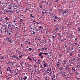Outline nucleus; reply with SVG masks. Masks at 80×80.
Instances as JSON below:
<instances>
[{
  "label": "nucleus",
  "instance_id": "1",
  "mask_svg": "<svg viewBox=\"0 0 80 80\" xmlns=\"http://www.w3.org/2000/svg\"><path fill=\"white\" fill-rule=\"evenodd\" d=\"M67 63V60H63L62 62V64L63 65H64L65 64H66V63Z\"/></svg>",
  "mask_w": 80,
  "mask_h": 80
},
{
  "label": "nucleus",
  "instance_id": "2",
  "mask_svg": "<svg viewBox=\"0 0 80 80\" xmlns=\"http://www.w3.org/2000/svg\"><path fill=\"white\" fill-rule=\"evenodd\" d=\"M68 13V11L67 10H65V11H64L62 14L63 15H64V14H67V13Z\"/></svg>",
  "mask_w": 80,
  "mask_h": 80
},
{
  "label": "nucleus",
  "instance_id": "3",
  "mask_svg": "<svg viewBox=\"0 0 80 80\" xmlns=\"http://www.w3.org/2000/svg\"><path fill=\"white\" fill-rule=\"evenodd\" d=\"M12 58H16V60H17V59H18V57L16 56L15 55H13L12 57Z\"/></svg>",
  "mask_w": 80,
  "mask_h": 80
},
{
  "label": "nucleus",
  "instance_id": "4",
  "mask_svg": "<svg viewBox=\"0 0 80 80\" xmlns=\"http://www.w3.org/2000/svg\"><path fill=\"white\" fill-rule=\"evenodd\" d=\"M3 12H9V10L8 9V8H6V9H5L3 11Z\"/></svg>",
  "mask_w": 80,
  "mask_h": 80
},
{
  "label": "nucleus",
  "instance_id": "5",
  "mask_svg": "<svg viewBox=\"0 0 80 80\" xmlns=\"http://www.w3.org/2000/svg\"><path fill=\"white\" fill-rule=\"evenodd\" d=\"M48 58H49V60H50L51 59H52V56L50 55H48Z\"/></svg>",
  "mask_w": 80,
  "mask_h": 80
},
{
  "label": "nucleus",
  "instance_id": "6",
  "mask_svg": "<svg viewBox=\"0 0 80 80\" xmlns=\"http://www.w3.org/2000/svg\"><path fill=\"white\" fill-rule=\"evenodd\" d=\"M33 28L35 30V32H38V29H37V27H35L34 26H33Z\"/></svg>",
  "mask_w": 80,
  "mask_h": 80
},
{
  "label": "nucleus",
  "instance_id": "7",
  "mask_svg": "<svg viewBox=\"0 0 80 80\" xmlns=\"http://www.w3.org/2000/svg\"><path fill=\"white\" fill-rule=\"evenodd\" d=\"M68 67L69 66L68 65H67L66 66L65 69H66V70H68Z\"/></svg>",
  "mask_w": 80,
  "mask_h": 80
},
{
  "label": "nucleus",
  "instance_id": "8",
  "mask_svg": "<svg viewBox=\"0 0 80 80\" xmlns=\"http://www.w3.org/2000/svg\"><path fill=\"white\" fill-rule=\"evenodd\" d=\"M4 27L5 28H4V30H5V31H7V26H6V25H5L4 26Z\"/></svg>",
  "mask_w": 80,
  "mask_h": 80
},
{
  "label": "nucleus",
  "instance_id": "9",
  "mask_svg": "<svg viewBox=\"0 0 80 80\" xmlns=\"http://www.w3.org/2000/svg\"><path fill=\"white\" fill-rule=\"evenodd\" d=\"M2 17H0V22H3V20L2 19Z\"/></svg>",
  "mask_w": 80,
  "mask_h": 80
},
{
  "label": "nucleus",
  "instance_id": "10",
  "mask_svg": "<svg viewBox=\"0 0 80 80\" xmlns=\"http://www.w3.org/2000/svg\"><path fill=\"white\" fill-rule=\"evenodd\" d=\"M54 18L55 19H57L58 18V16L56 15H54Z\"/></svg>",
  "mask_w": 80,
  "mask_h": 80
},
{
  "label": "nucleus",
  "instance_id": "11",
  "mask_svg": "<svg viewBox=\"0 0 80 80\" xmlns=\"http://www.w3.org/2000/svg\"><path fill=\"white\" fill-rule=\"evenodd\" d=\"M9 12L10 13H13V11H12V10H9Z\"/></svg>",
  "mask_w": 80,
  "mask_h": 80
},
{
  "label": "nucleus",
  "instance_id": "12",
  "mask_svg": "<svg viewBox=\"0 0 80 80\" xmlns=\"http://www.w3.org/2000/svg\"><path fill=\"white\" fill-rule=\"evenodd\" d=\"M43 11H44V12H45V13H47V9H43Z\"/></svg>",
  "mask_w": 80,
  "mask_h": 80
},
{
  "label": "nucleus",
  "instance_id": "13",
  "mask_svg": "<svg viewBox=\"0 0 80 80\" xmlns=\"http://www.w3.org/2000/svg\"><path fill=\"white\" fill-rule=\"evenodd\" d=\"M10 69V67H9L7 69V72H8V71H9V70Z\"/></svg>",
  "mask_w": 80,
  "mask_h": 80
},
{
  "label": "nucleus",
  "instance_id": "14",
  "mask_svg": "<svg viewBox=\"0 0 80 80\" xmlns=\"http://www.w3.org/2000/svg\"><path fill=\"white\" fill-rule=\"evenodd\" d=\"M11 41V40H10V39L8 38L7 40V42H10Z\"/></svg>",
  "mask_w": 80,
  "mask_h": 80
},
{
  "label": "nucleus",
  "instance_id": "15",
  "mask_svg": "<svg viewBox=\"0 0 80 80\" xmlns=\"http://www.w3.org/2000/svg\"><path fill=\"white\" fill-rule=\"evenodd\" d=\"M24 77H25V78H23L24 80H26L27 78V76H24Z\"/></svg>",
  "mask_w": 80,
  "mask_h": 80
},
{
  "label": "nucleus",
  "instance_id": "16",
  "mask_svg": "<svg viewBox=\"0 0 80 80\" xmlns=\"http://www.w3.org/2000/svg\"><path fill=\"white\" fill-rule=\"evenodd\" d=\"M42 54H43L42 52H40V53H39V56H42Z\"/></svg>",
  "mask_w": 80,
  "mask_h": 80
},
{
  "label": "nucleus",
  "instance_id": "17",
  "mask_svg": "<svg viewBox=\"0 0 80 80\" xmlns=\"http://www.w3.org/2000/svg\"><path fill=\"white\" fill-rule=\"evenodd\" d=\"M44 66V68H45V67H47V65L46 64H45V63H44L43 64Z\"/></svg>",
  "mask_w": 80,
  "mask_h": 80
},
{
  "label": "nucleus",
  "instance_id": "18",
  "mask_svg": "<svg viewBox=\"0 0 80 80\" xmlns=\"http://www.w3.org/2000/svg\"><path fill=\"white\" fill-rule=\"evenodd\" d=\"M3 28V27H1L0 28V31H2V29Z\"/></svg>",
  "mask_w": 80,
  "mask_h": 80
},
{
  "label": "nucleus",
  "instance_id": "19",
  "mask_svg": "<svg viewBox=\"0 0 80 80\" xmlns=\"http://www.w3.org/2000/svg\"><path fill=\"white\" fill-rule=\"evenodd\" d=\"M44 57V56H41L40 57V58H41V59H42Z\"/></svg>",
  "mask_w": 80,
  "mask_h": 80
},
{
  "label": "nucleus",
  "instance_id": "20",
  "mask_svg": "<svg viewBox=\"0 0 80 80\" xmlns=\"http://www.w3.org/2000/svg\"><path fill=\"white\" fill-rule=\"evenodd\" d=\"M5 19L6 20H9V18H6Z\"/></svg>",
  "mask_w": 80,
  "mask_h": 80
},
{
  "label": "nucleus",
  "instance_id": "21",
  "mask_svg": "<svg viewBox=\"0 0 80 80\" xmlns=\"http://www.w3.org/2000/svg\"><path fill=\"white\" fill-rule=\"evenodd\" d=\"M69 55L70 56H71V57L73 55V53H70Z\"/></svg>",
  "mask_w": 80,
  "mask_h": 80
},
{
  "label": "nucleus",
  "instance_id": "22",
  "mask_svg": "<svg viewBox=\"0 0 80 80\" xmlns=\"http://www.w3.org/2000/svg\"><path fill=\"white\" fill-rule=\"evenodd\" d=\"M55 30H59V28H56L55 29Z\"/></svg>",
  "mask_w": 80,
  "mask_h": 80
},
{
  "label": "nucleus",
  "instance_id": "23",
  "mask_svg": "<svg viewBox=\"0 0 80 80\" xmlns=\"http://www.w3.org/2000/svg\"><path fill=\"white\" fill-rule=\"evenodd\" d=\"M65 10H64L63 9H62L61 10V12H64V11H65Z\"/></svg>",
  "mask_w": 80,
  "mask_h": 80
},
{
  "label": "nucleus",
  "instance_id": "24",
  "mask_svg": "<svg viewBox=\"0 0 80 80\" xmlns=\"http://www.w3.org/2000/svg\"><path fill=\"white\" fill-rule=\"evenodd\" d=\"M37 32H34L32 33L31 34V35H35V34Z\"/></svg>",
  "mask_w": 80,
  "mask_h": 80
},
{
  "label": "nucleus",
  "instance_id": "25",
  "mask_svg": "<svg viewBox=\"0 0 80 80\" xmlns=\"http://www.w3.org/2000/svg\"><path fill=\"white\" fill-rule=\"evenodd\" d=\"M13 22L15 24V25H16V23H15L16 22H17V21L15 20H14L13 21Z\"/></svg>",
  "mask_w": 80,
  "mask_h": 80
},
{
  "label": "nucleus",
  "instance_id": "26",
  "mask_svg": "<svg viewBox=\"0 0 80 80\" xmlns=\"http://www.w3.org/2000/svg\"><path fill=\"white\" fill-rule=\"evenodd\" d=\"M76 75H79V72H76Z\"/></svg>",
  "mask_w": 80,
  "mask_h": 80
},
{
  "label": "nucleus",
  "instance_id": "27",
  "mask_svg": "<svg viewBox=\"0 0 80 80\" xmlns=\"http://www.w3.org/2000/svg\"><path fill=\"white\" fill-rule=\"evenodd\" d=\"M13 28L12 27H11V28H10V29L11 30H13Z\"/></svg>",
  "mask_w": 80,
  "mask_h": 80
},
{
  "label": "nucleus",
  "instance_id": "28",
  "mask_svg": "<svg viewBox=\"0 0 80 80\" xmlns=\"http://www.w3.org/2000/svg\"><path fill=\"white\" fill-rule=\"evenodd\" d=\"M38 50H40L41 51H42V49H40V48H39L38 49Z\"/></svg>",
  "mask_w": 80,
  "mask_h": 80
},
{
  "label": "nucleus",
  "instance_id": "29",
  "mask_svg": "<svg viewBox=\"0 0 80 80\" xmlns=\"http://www.w3.org/2000/svg\"><path fill=\"white\" fill-rule=\"evenodd\" d=\"M32 48H29L28 49L29 51H32Z\"/></svg>",
  "mask_w": 80,
  "mask_h": 80
},
{
  "label": "nucleus",
  "instance_id": "30",
  "mask_svg": "<svg viewBox=\"0 0 80 80\" xmlns=\"http://www.w3.org/2000/svg\"><path fill=\"white\" fill-rule=\"evenodd\" d=\"M29 42L28 41H24V42H25V43H28Z\"/></svg>",
  "mask_w": 80,
  "mask_h": 80
},
{
  "label": "nucleus",
  "instance_id": "31",
  "mask_svg": "<svg viewBox=\"0 0 80 80\" xmlns=\"http://www.w3.org/2000/svg\"><path fill=\"white\" fill-rule=\"evenodd\" d=\"M9 71L11 73V74H12V70L10 69H9Z\"/></svg>",
  "mask_w": 80,
  "mask_h": 80
},
{
  "label": "nucleus",
  "instance_id": "32",
  "mask_svg": "<svg viewBox=\"0 0 80 80\" xmlns=\"http://www.w3.org/2000/svg\"><path fill=\"white\" fill-rule=\"evenodd\" d=\"M62 73H63V75H65V72H62Z\"/></svg>",
  "mask_w": 80,
  "mask_h": 80
},
{
  "label": "nucleus",
  "instance_id": "33",
  "mask_svg": "<svg viewBox=\"0 0 80 80\" xmlns=\"http://www.w3.org/2000/svg\"><path fill=\"white\" fill-rule=\"evenodd\" d=\"M43 54H44V55H48V53H44Z\"/></svg>",
  "mask_w": 80,
  "mask_h": 80
},
{
  "label": "nucleus",
  "instance_id": "34",
  "mask_svg": "<svg viewBox=\"0 0 80 80\" xmlns=\"http://www.w3.org/2000/svg\"><path fill=\"white\" fill-rule=\"evenodd\" d=\"M8 34L9 35H11V33H10V32H8Z\"/></svg>",
  "mask_w": 80,
  "mask_h": 80
},
{
  "label": "nucleus",
  "instance_id": "35",
  "mask_svg": "<svg viewBox=\"0 0 80 80\" xmlns=\"http://www.w3.org/2000/svg\"><path fill=\"white\" fill-rule=\"evenodd\" d=\"M43 6L42 5H41V6H40V8H43Z\"/></svg>",
  "mask_w": 80,
  "mask_h": 80
},
{
  "label": "nucleus",
  "instance_id": "36",
  "mask_svg": "<svg viewBox=\"0 0 80 80\" xmlns=\"http://www.w3.org/2000/svg\"><path fill=\"white\" fill-rule=\"evenodd\" d=\"M30 16L31 17H33V16L32 15V14H30Z\"/></svg>",
  "mask_w": 80,
  "mask_h": 80
},
{
  "label": "nucleus",
  "instance_id": "37",
  "mask_svg": "<svg viewBox=\"0 0 80 80\" xmlns=\"http://www.w3.org/2000/svg\"><path fill=\"white\" fill-rule=\"evenodd\" d=\"M9 33H11H11H13V32L12 31H10L9 32Z\"/></svg>",
  "mask_w": 80,
  "mask_h": 80
},
{
  "label": "nucleus",
  "instance_id": "38",
  "mask_svg": "<svg viewBox=\"0 0 80 80\" xmlns=\"http://www.w3.org/2000/svg\"><path fill=\"white\" fill-rule=\"evenodd\" d=\"M72 70H74V72H75V71H76L75 69V68H72Z\"/></svg>",
  "mask_w": 80,
  "mask_h": 80
},
{
  "label": "nucleus",
  "instance_id": "39",
  "mask_svg": "<svg viewBox=\"0 0 80 80\" xmlns=\"http://www.w3.org/2000/svg\"><path fill=\"white\" fill-rule=\"evenodd\" d=\"M2 59H3V60H4V59H5V57H3V56H2Z\"/></svg>",
  "mask_w": 80,
  "mask_h": 80
},
{
  "label": "nucleus",
  "instance_id": "40",
  "mask_svg": "<svg viewBox=\"0 0 80 80\" xmlns=\"http://www.w3.org/2000/svg\"><path fill=\"white\" fill-rule=\"evenodd\" d=\"M58 48L59 49H60V46H58Z\"/></svg>",
  "mask_w": 80,
  "mask_h": 80
},
{
  "label": "nucleus",
  "instance_id": "41",
  "mask_svg": "<svg viewBox=\"0 0 80 80\" xmlns=\"http://www.w3.org/2000/svg\"><path fill=\"white\" fill-rule=\"evenodd\" d=\"M8 8V10H9V9H11V7H8V8Z\"/></svg>",
  "mask_w": 80,
  "mask_h": 80
},
{
  "label": "nucleus",
  "instance_id": "42",
  "mask_svg": "<svg viewBox=\"0 0 80 80\" xmlns=\"http://www.w3.org/2000/svg\"><path fill=\"white\" fill-rule=\"evenodd\" d=\"M30 56H28V58L27 59L28 60V59H30Z\"/></svg>",
  "mask_w": 80,
  "mask_h": 80
},
{
  "label": "nucleus",
  "instance_id": "43",
  "mask_svg": "<svg viewBox=\"0 0 80 80\" xmlns=\"http://www.w3.org/2000/svg\"><path fill=\"white\" fill-rule=\"evenodd\" d=\"M45 12H42V15L43 16L44 15H45Z\"/></svg>",
  "mask_w": 80,
  "mask_h": 80
},
{
  "label": "nucleus",
  "instance_id": "44",
  "mask_svg": "<svg viewBox=\"0 0 80 80\" xmlns=\"http://www.w3.org/2000/svg\"><path fill=\"white\" fill-rule=\"evenodd\" d=\"M9 42H6L7 45H8V44H9Z\"/></svg>",
  "mask_w": 80,
  "mask_h": 80
},
{
  "label": "nucleus",
  "instance_id": "45",
  "mask_svg": "<svg viewBox=\"0 0 80 80\" xmlns=\"http://www.w3.org/2000/svg\"><path fill=\"white\" fill-rule=\"evenodd\" d=\"M8 27H11V25H10V23H9V24L8 25Z\"/></svg>",
  "mask_w": 80,
  "mask_h": 80
},
{
  "label": "nucleus",
  "instance_id": "46",
  "mask_svg": "<svg viewBox=\"0 0 80 80\" xmlns=\"http://www.w3.org/2000/svg\"><path fill=\"white\" fill-rule=\"evenodd\" d=\"M52 37L53 39L54 40V39L55 38H54V36L52 35Z\"/></svg>",
  "mask_w": 80,
  "mask_h": 80
},
{
  "label": "nucleus",
  "instance_id": "47",
  "mask_svg": "<svg viewBox=\"0 0 80 80\" xmlns=\"http://www.w3.org/2000/svg\"><path fill=\"white\" fill-rule=\"evenodd\" d=\"M61 19L60 18H58L57 19L60 20Z\"/></svg>",
  "mask_w": 80,
  "mask_h": 80
},
{
  "label": "nucleus",
  "instance_id": "48",
  "mask_svg": "<svg viewBox=\"0 0 80 80\" xmlns=\"http://www.w3.org/2000/svg\"><path fill=\"white\" fill-rule=\"evenodd\" d=\"M80 58H79L78 59V61H80Z\"/></svg>",
  "mask_w": 80,
  "mask_h": 80
},
{
  "label": "nucleus",
  "instance_id": "49",
  "mask_svg": "<svg viewBox=\"0 0 80 80\" xmlns=\"http://www.w3.org/2000/svg\"><path fill=\"white\" fill-rule=\"evenodd\" d=\"M21 57H23V55H21V56H19V57L20 58Z\"/></svg>",
  "mask_w": 80,
  "mask_h": 80
},
{
  "label": "nucleus",
  "instance_id": "50",
  "mask_svg": "<svg viewBox=\"0 0 80 80\" xmlns=\"http://www.w3.org/2000/svg\"><path fill=\"white\" fill-rule=\"evenodd\" d=\"M21 45L22 47H23V45H22V44H21Z\"/></svg>",
  "mask_w": 80,
  "mask_h": 80
},
{
  "label": "nucleus",
  "instance_id": "51",
  "mask_svg": "<svg viewBox=\"0 0 80 80\" xmlns=\"http://www.w3.org/2000/svg\"><path fill=\"white\" fill-rule=\"evenodd\" d=\"M34 67H35V68H37V66L35 65H34Z\"/></svg>",
  "mask_w": 80,
  "mask_h": 80
},
{
  "label": "nucleus",
  "instance_id": "52",
  "mask_svg": "<svg viewBox=\"0 0 80 80\" xmlns=\"http://www.w3.org/2000/svg\"><path fill=\"white\" fill-rule=\"evenodd\" d=\"M40 67H41V68H43V66H42V65H40Z\"/></svg>",
  "mask_w": 80,
  "mask_h": 80
},
{
  "label": "nucleus",
  "instance_id": "53",
  "mask_svg": "<svg viewBox=\"0 0 80 80\" xmlns=\"http://www.w3.org/2000/svg\"><path fill=\"white\" fill-rule=\"evenodd\" d=\"M72 61H73L75 60V58H74L73 59H72Z\"/></svg>",
  "mask_w": 80,
  "mask_h": 80
},
{
  "label": "nucleus",
  "instance_id": "54",
  "mask_svg": "<svg viewBox=\"0 0 80 80\" xmlns=\"http://www.w3.org/2000/svg\"><path fill=\"white\" fill-rule=\"evenodd\" d=\"M64 15H66V16H67L68 15V14H64Z\"/></svg>",
  "mask_w": 80,
  "mask_h": 80
},
{
  "label": "nucleus",
  "instance_id": "55",
  "mask_svg": "<svg viewBox=\"0 0 80 80\" xmlns=\"http://www.w3.org/2000/svg\"><path fill=\"white\" fill-rule=\"evenodd\" d=\"M39 28H42V27L41 26H40L39 27Z\"/></svg>",
  "mask_w": 80,
  "mask_h": 80
},
{
  "label": "nucleus",
  "instance_id": "56",
  "mask_svg": "<svg viewBox=\"0 0 80 80\" xmlns=\"http://www.w3.org/2000/svg\"><path fill=\"white\" fill-rule=\"evenodd\" d=\"M59 62H60V60H58V62H57V63H59Z\"/></svg>",
  "mask_w": 80,
  "mask_h": 80
},
{
  "label": "nucleus",
  "instance_id": "57",
  "mask_svg": "<svg viewBox=\"0 0 80 80\" xmlns=\"http://www.w3.org/2000/svg\"><path fill=\"white\" fill-rule=\"evenodd\" d=\"M78 31H80V28H78Z\"/></svg>",
  "mask_w": 80,
  "mask_h": 80
},
{
  "label": "nucleus",
  "instance_id": "58",
  "mask_svg": "<svg viewBox=\"0 0 80 80\" xmlns=\"http://www.w3.org/2000/svg\"><path fill=\"white\" fill-rule=\"evenodd\" d=\"M78 57H80V55L79 54H78Z\"/></svg>",
  "mask_w": 80,
  "mask_h": 80
},
{
  "label": "nucleus",
  "instance_id": "59",
  "mask_svg": "<svg viewBox=\"0 0 80 80\" xmlns=\"http://www.w3.org/2000/svg\"><path fill=\"white\" fill-rule=\"evenodd\" d=\"M51 73H52V72H51L50 73H49L50 75V76H51L52 75H51Z\"/></svg>",
  "mask_w": 80,
  "mask_h": 80
},
{
  "label": "nucleus",
  "instance_id": "60",
  "mask_svg": "<svg viewBox=\"0 0 80 80\" xmlns=\"http://www.w3.org/2000/svg\"><path fill=\"white\" fill-rule=\"evenodd\" d=\"M47 71H48V72H50V71H49V69H47Z\"/></svg>",
  "mask_w": 80,
  "mask_h": 80
},
{
  "label": "nucleus",
  "instance_id": "61",
  "mask_svg": "<svg viewBox=\"0 0 80 80\" xmlns=\"http://www.w3.org/2000/svg\"><path fill=\"white\" fill-rule=\"evenodd\" d=\"M58 64L57 65V66H58L59 65V64L58 63H57Z\"/></svg>",
  "mask_w": 80,
  "mask_h": 80
},
{
  "label": "nucleus",
  "instance_id": "62",
  "mask_svg": "<svg viewBox=\"0 0 80 80\" xmlns=\"http://www.w3.org/2000/svg\"><path fill=\"white\" fill-rule=\"evenodd\" d=\"M24 51L25 52H26L27 51V49H25Z\"/></svg>",
  "mask_w": 80,
  "mask_h": 80
},
{
  "label": "nucleus",
  "instance_id": "63",
  "mask_svg": "<svg viewBox=\"0 0 80 80\" xmlns=\"http://www.w3.org/2000/svg\"><path fill=\"white\" fill-rule=\"evenodd\" d=\"M23 18H26L25 17H23Z\"/></svg>",
  "mask_w": 80,
  "mask_h": 80
},
{
  "label": "nucleus",
  "instance_id": "64",
  "mask_svg": "<svg viewBox=\"0 0 80 80\" xmlns=\"http://www.w3.org/2000/svg\"><path fill=\"white\" fill-rule=\"evenodd\" d=\"M22 19H21L20 20V22H22Z\"/></svg>",
  "mask_w": 80,
  "mask_h": 80
}]
</instances>
